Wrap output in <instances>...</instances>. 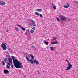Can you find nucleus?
<instances>
[{"instance_id":"37","label":"nucleus","mask_w":78,"mask_h":78,"mask_svg":"<svg viewBox=\"0 0 78 78\" xmlns=\"http://www.w3.org/2000/svg\"><path fill=\"white\" fill-rule=\"evenodd\" d=\"M6 32H7V33H8V30H7L6 31Z\"/></svg>"},{"instance_id":"30","label":"nucleus","mask_w":78,"mask_h":78,"mask_svg":"<svg viewBox=\"0 0 78 78\" xmlns=\"http://www.w3.org/2000/svg\"><path fill=\"white\" fill-rule=\"evenodd\" d=\"M57 39V37H55L54 41H56Z\"/></svg>"},{"instance_id":"7","label":"nucleus","mask_w":78,"mask_h":78,"mask_svg":"<svg viewBox=\"0 0 78 78\" xmlns=\"http://www.w3.org/2000/svg\"><path fill=\"white\" fill-rule=\"evenodd\" d=\"M9 61V62L10 63V64H12V59H11V58H8Z\"/></svg>"},{"instance_id":"26","label":"nucleus","mask_w":78,"mask_h":78,"mask_svg":"<svg viewBox=\"0 0 78 78\" xmlns=\"http://www.w3.org/2000/svg\"><path fill=\"white\" fill-rule=\"evenodd\" d=\"M53 8L54 9H56V6H54L53 7Z\"/></svg>"},{"instance_id":"3","label":"nucleus","mask_w":78,"mask_h":78,"mask_svg":"<svg viewBox=\"0 0 78 78\" xmlns=\"http://www.w3.org/2000/svg\"><path fill=\"white\" fill-rule=\"evenodd\" d=\"M58 18L61 20L62 22H65L67 19V18H66V17L62 15H59L58 16Z\"/></svg>"},{"instance_id":"19","label":"nucleus","mask_w":78,"mask_h":78,"mask_svg":"<svg viewBox=\"0 0 78 78\" xmlns=\"http://www.w3.org/2000/svg\"><path fill=\"white\" fill-rule=\"evenodd\" d=\"M21 29L23 31H25V28H24V27H21Z\"/></svg>"},{"instance_id":"6","label":"nucleus","mask_w":78,"mask_h":78,"mask_svg":"<svg viewBox=\"0 0 78 78\" xmlns=\"http://www.w3.org/2000/svg\"><path fill=\"white\" fill-rule=\"evenodd\" d=\"M66 4L67 5H64L63 6V7L64 8H69V7H70V4H69V3H67Z\"/></svg>"},{"instance_id":"13","label":"nucleus","mask_w":78,"mask_h":78,"mask_svg":"<svg viewBox=\"0 0 78 78\" xmlns=\"http://www.w3.org/2000/svg\"><path fill=\"white\" fill-rule=\"evenodd\" d=\"M71 67L69 66H68L67 67V69H65V70H70L71 69Z\"/></svg>"},{"instance_id":"21","label":"nucleus","mask_w":78,"mask_h":78,"mask_svg":"<svg viewBox=\"0 0 78 78\" xmlns=\"http://www.w3.org/2000/svg\"><path fill=\"white\" fill-rule=\"evenodd\" d=\"M9 51V52L11 53H12V50L11 49H10Z\"/></svg>"},{"instance_id":"40","label":"nucleus","mask_w":78,"mask_h":78,"mask_svg":"<svg viewBox=\"0 0 78 78\" xmlns=\"http://www.w3.org/2000/svg\"><path fill=\"white\" fill-rule=\"evenodd\" d=\"M38 73L39 74H40V73H39V72H38Z\"/></svg>"},{"instance_id":"14","label":"nucleus","mask_w":78,"mask_h":78,"mask_svg":"<svg viewBox=\"0 0 78 78\" xmlns=\"http://www.w3.org/2000/svg\"><path fill=\"white\" fill-rule=\"evenodd\" d=\"M8 60V59L6 58H5L4 60V61L6 63H7V62H8V61H7Z\"/></svg>"},{"instance_id":"28","label":"nucleus","mask_w":78,"mask_h":78,"mask_svg":"<svg viewBox=\"0 0 78 78\" xmlns=\"http://www.w3.org/2000/svg\"><path fill=\"white\" fill-rule=\"evenodd\" d=\"M6 57H8V58H9V57H10V55H6Z\"/></svg>"},{"instance_id":"34","label":"nucleus","mask_w":78,"mask_h":78,"mask_svg":"<svg viewBox=\"0 0 78 78\" xmlns=\"http://www.w3.org/2000/svg\"><path fill=\"white\" fill-rule=\"evenodd\" d=\"M18 27H20V25L18 24L17 25Z\"/></svg>"},{"instance_id":"39","label":"nucleus","mask_w":78,"mask_h":78,"mask_svg":"<svg viewBox=\"0 0 78 78\" xmlns=\"http://www.w3.org/2000/svg\"><path fill=\"white\" fill-rule=\"evenodd\" d=\"M19 72H20H20H21V71L20 70Z\"/></svg>"},{"instance_id":"32","label":"nucleus","mask_w":78,"mask_h":78,"mask_svg":"<svg viewBox=\"0 0 78 78\" xmlns=\"http://www.w3.org/2000/svg\"><path fill=\"white\" fill-rule=\"evenodd\" d=\"M7 64L9 66H10V65H11V64H10L9 63H8Z\"/></svg>"},{"instance_id":"2","label":"nucleus","mask_w":78,"mask_h":78,"mask_svg":"<svg viewBox=\"0 0 78 78\" xmlns=\"http://www.w3.org/2000/svg\"><path fill=\"white\" fill-rule=\"evenodd\" d=\"M29 55L30 56V57L32 58L30 60L31 61V64H33L34 63H36L37 65H38V64H39V63L38 62L36 61V60H34V56L33 55H31V54H30Z\"/></svg>"},{"instance_id":"23","label":"nucleus","mask_w":78,"mask_h":78,"mask_svg":"<svg viewBox=\"0 0 78 78\" xmlns=\"http://www.w3.org/2000/svg\"><path fill=\"white\" fill-rule=\"evenodd\" d=\"M40 16L41 18H42V17H43V16H42V15L41 14H40Z\"/></svg>"},{"instance_id":"22","label":"nucleus","mask_w":78,"mask_h":78,"mask_svg":"<svg viewBox=\"0 0 78 78\" xmlns=\"http://www.w3.org/2000/svg\"><path fill=\"white\" fill-rule=\"evenodd\" d=\"M30 33H34V30H30Z\"/></svg>"},{"instance_id":"31","label":"nucleus","mask_w":78,"mask_h":78,"mask_svg":"<svg viewBox=\"0 0 78 78\" xmlns=\"http://www.w3.org/2000/svg\"><path fill=\"white\" fill-rule=\"evenodd\" d=\"M11 67L12 68H14V67L13 66V65H11Z\"/></svg>"},{"instance_id":"38","label":"nucleus","mask_w":78,"mask_h":78,"mask_svg":"<svg viewBox=\"0 0 78 78\" xmlns=\"http://www.w3.org/2000/svg\"><path fill=\"white\" fill-rule=\"evenodd\" d=\"M52 5L53 6L54 5H53V3H52Z\"/></svg>"},{"instance_id":"4","label":"nucleus","mask_w":78,"mask_h":78,"mask_svg":"<svg viewBox=\"0 0 78 78\" xmlns=\"http://www.w3.org/2000/svg\"><path fill=\"white\" fill-rule=\"evenodd\" d=\"M1 47L2 48L3 50H6V44H4V43H3L1 44Z\"/></svg>"},{"instance_id":"29","label":"nucleus","mask_w":78,"mask_h":78,"mask_svg":"<svg viewBox=\"0 0 78 78\" xmlns=\"http://www.w3.org/2000/svg\"><path fill=\"white\" fill-rule=\"evenodd\" d=\"M7 69H10L9 66L8 65L7 66Z\"/></svg>"},{"instance_id":"27","label":"nucleus","mask_w":78,"mask_h":78,"mask_svg":"<svg viewBox=\"0 0 78 78\" xmlns=\"http://www.w3.org/2000/svg\"><path fill=\"white\" fill-rule=\"evenodd\" d=\"M32 30H36V28H35V27H33L32 28Z\"/></svg>"},{"instance_id":"17","label":"nucleus","mask_w":78,"mask_h":78,"mask_svg":"<svg viewBox=\"0 0 78 78\" xmlns=\"http://www.w3.org/2000/svg\"><path fill=\"white\" fill-rule=\"evenodd\" d=\"M2 66H5V62L4 61H2Z\"/></svg>"},{"instance_id":"16","label":"nucleus","mask_w":78,"mask_h":78,"mask_svg":"<svg viewBox=\"0 0 78 78\" xmlns=\"http://www.w3.org/2000/svg\"><path fill=\"white\" fill-rule=\"evenodd\" d=\"M35 15H37V16H39V15H40V14L37 12H35Z\"/></svg>"},{"instance_id":"20","label":"nucleus","mask_w":78,"mask_h":78,"mask_svg":"<svg viewBox=\"0 0 78 78\" xmlns=\"http://www.w3.org/2000/svg\"><path fill=\"white\" fill-rule=\"evenodd\" d=\"M15 30H16L17 31H19V28L17 27H16Z\"/></svg>"},{"instance_id":"15","label":"nucleus","mask_w":78,"mask_h":78,"mask_svg":"<svg viewBox=\"0 0 78 78\" xmlns=\"http://www.w3.org/2000/svg\"><path fill=\"white\" fill-rule=\"evenodd\" d=\"M68 66L69 67L72 68V65H71V64H70V63H68Z\"/></svg>"},{"instance_id":"35","label":"nucleus","mask_w":78,"mask_h":78,"mask_svg":"<svg viewBox=\"0 0 78 78\" xmlns=\"http://www.w3.org/2000/svg\"><path fill=\"white\" fill-rule=\"evenodd\" d=\"M32 48H35V47L34 46H32Z\"/></svg>"},{"instance_id":"36","label":"nucleus","mask_w":78,"mask_h":78,"mask_svg":"<svg viewBox=\"0 0 78 78\" xmlns=\"http://www.w3.org/2000/svg\"><path fill=\"white\" fill-rule=\"evenodd\" d=\"M76 3H78V1H76Z\"/></svg>"},{"instance_id":"10","label":"nucleus","mask_w":78,"mask_h":78,"mask_svg":"<svg viewBox=\"0 0 78 78\" xmlns=\"http://www.w3.org/2000/svg\"><path fill=\"white\" fill-rule=\"evenodd\" d=\"M4 73L5 74H7L8 73H9V71L8 70H4Z\"/></svg>"},{"instance_id":"1","label":"nucleus","mask_w":78,"mask_h":78,"mask_svg":"<svg viewBox=\"0 0 78 78\" xmlns=\"http://www.w3.org/2000/svg\"><path fill=\"white\" fill-rule=\"evenodd\" d=\"M11 58L13 60V64L16 68L20 69L23 67L22 64L18 60L16 59V58L14 56H12Z\"/></svg>"},{"instance_id":"24","label":"nucleus","mask_w":78,"mask_h":78,"mask_svg":"<svg viewBox=\"0 0 78 78\" xmlns=\"http://www.w3.org/2000/svg\"><path fill=\"white\" fill-rule=\"evenodd\" d=\"M57 20L58 22H59L60 21V20H59L58 18H57Z\"/></svg>"},{"instance_id":"12","label":"nucleus","mask_w":78,"mask_h":78,"mask_svg":"<svg viewBox=\"0 0 78 78\" xmlns=\"http://www.w3.org/2000/svg\"><path fill=\"white\" fill-rule=\"evenodd\" d=\"M36 11H38L39 12H41L42 11V10L41 9H36Z\"/></svg>"},{"instance_id":"11","label":"nucleus","mask_w":78,"mask_h":78,"mask_svg":"<svg viewBox=\"0 0 78 78\" xmlns=\"http://www.w3.org/2000/svg\"><path fill=\"white\" fill-rule=\"evenodd\" d=\"M58 43H59V42H58L57 41L54 42H51L52 44H58Z\"/></svg>"},{"instance_id":"25","label":"nucleus","mask_w":78,"mask_h":78,"mask_svg":"<svg viewBox=\"0 0 78 78\" xmlns=\"http://www.w3.org/2000/svg\"><path fill=\"white\" fill-rule=\"evenodd\" d=\"M44 43H45V44H46V45H48V43L45 41H44Z\"/></svg>"},{"instance_id":"5","label":"nucleus","mask_w":78,"mask_h":78,"mask_svg":"<svg viewBox=\"0 0 78 78\" xmlns=\"http://www.w3.org/2000/svg\"><path fill=\"white\" fill-rule=\"evenodd\" d=\"M31 21L32 23H31V26H33V27H35L36 26V24L34 23V22L33 20H30Z\"/></svg>"},{"instance_id":"8","label":"nucleus","mask_w":78,"mask_h":78,"mask_svg":"<svg viewBox=\"0 0 78 78\" xmlns=\"http://www.w3.org/2000/svg\"><path fill=\"white\" fill-rule=\"evenodd\" d=\"M26 58L27 61H29V62H31V60H30L28 58V57L27 56H26Z\"/></svg>"},{"instance_id":"9","label":"nucleus","mask_w":78,"mask_h":78,"mask_svg":"<svg viewBox=\"0 0 78 78\" xmlns=\"http://www.w3.org/2000/svg\"><path fill=\"white\" fill-rule=\"evenodd\" d=\"M5 3L4 2H0V5H5Z\"/></svg>"},{"instance_id":"18","label":"nucleus","mask_w":78,"mask_h":78,"mask_svg":"<svg viewBox=\"0 0 78 78\" xmlns=\"http://www.w3.org/2000/svg\"><path fill=\"white\" fill-rule=\"evenodd\" d=\"M50 48L51 49V51H53V50H54V48L53 47H50Z\"/></svg>"},{"instance_id":"33","label":"nucleus","mask_w":78,"mask_h":78,"mask_svg":"<svg viewBox=\"0 0 78 78\" xmlns=\"http://www.w3.org/2000/svg\"><path fill=\"white\" fill-rule=\"evenodd\" d=\"M66 61H67V62H68V64H69V61L68 60H67Z\"/></svg>"}]
</instances>
